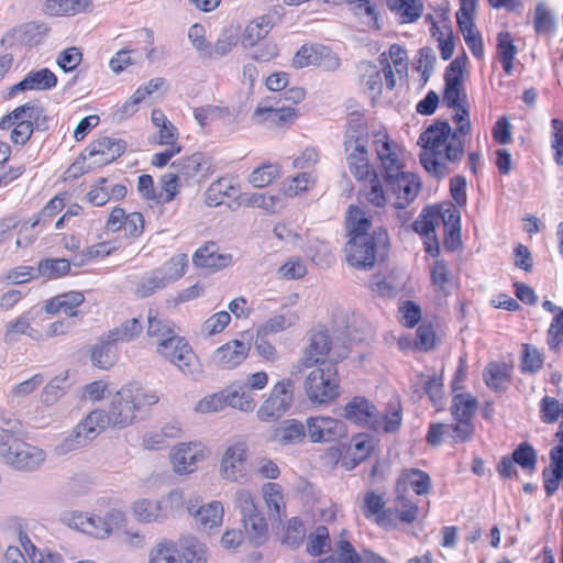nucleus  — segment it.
Segmentation results:
<instances>
[{
	"mask_svg": "<svg viewBox=\"0 0 563 563\" xmlns=\"http://www.w3.org/2000/svg\"><path fill=\"white\" fill-rule=\"evenodd\" d=\"M464 135L457 129L453 131L444 121H438L424 130L418 140L422 147L420 162L424 169L433 176H444L448 165L463 157Z\"/></svg>",
	"mask_w": 563,
	"mask_h": 563,
	"instance_id": "nucleus-1",
	"label": "nucleus"
},
{
	"mask_svg": "<svg viewBox=\"0 0 563 563\" xmlns=\"http://www.w3.org/2000/svg\"><path fill=\"white\" fill-rule=\"evenodd\" d=\"M159 400L155 391L137 384L123 385L111 396L107 416L110 428L122 430L133 426L142 412L147 411Z\"/></svg>",
	"mask_w": 563,
	"mask_h": 563,
	"instance_id": "nucleus-2",
	"label": "nucleus"
},
{
	"mask_svg": "<svg viewBox=\"0 0 563 563\" xmlns=\"http://www.w3.org/2000/svg\"><path fill=\"white\" fill-rule=\"evenodd\" d=\"M59 520L67 528L96 540L110 539L115 530L125 527L128 522L125 512L118 508H111L103 515L75 509L65 510L60 514Z\"/></svg>",
	"mask_w": 563,
	"mask_h": 563,
	"instance_id": "nucleus-3",
	"label": "nucleus"
},
{
	"mask_svg": "<svg viewBox=\"0 0 563 563\" xmlns=\"http://www.w3.org/2000/svg\"><path fill=\"white\" fill-rule=\"evenodd\" d=\"M368 137L365 121L352 119L344 133L343 154L349 172L357 181L367 179L375 170L369 158Z\"/></svg>",
	"mask_w": 563,
	"mask_h": 563,
	"instance_id": "nucleus-4",
	"label": "nucleus"
},
{
	"mask_svg": "<svg viewBox=\"0 0 563 563\" xmlns=\"http://www.w3.org/2000/svg\"><path fill=\"white\" fill-rule=\"evenodd\" d=\"M0 459L21 472H35L47 461V452L15 435L12 431L0 430Z\"/></svg>",
	"mask_w": 563,
	"mask_h": 563,
	"instance_id": "nucleus-5",
	"label": "nucleus"
},
{
	"mask_svg": "<svg viewBox=\"0 0 563 563\" xmlns=\"http://www.w3.org/2000/svg\"><path fill=\"white\" fill-rule=\"evenodd\" d=\"M185 504V492L175 487L158 498L140 497L131 503L133 519L141 525L163 523L168 516L178 512Z\"/></svg>",
	"mask_w": 563,
	"mask_h": 563,
	"instance_id": "nucleus-6",
	"label": "nucleus"
},
{
	"mask_svg": "<svg viewBox=\"0 0 563 563\" xmlns=\"http://www.w3.org/2000/svg\"><path fill=\"white\" fill-rule=\"evenodd\" d=\"M302 388L308 401L318 407L332 405L341 396V382L335 364L328 363L311 369Z\"/></svg>",
	"mask_w": 563,
	"mask_h": 563,
	"instance_id": "nucleus-7",
	"label": "nucleus"
},
{
	"mask_svg": "<svg viewBox=\"0 0 563 563\" xmlns=\"http://www.w3.org/2000/svg\"><path fill=\"white\" fill-rule=\"evenodd\" d=\"M108 427H110V421L107 412L102 409L91 410L54 448V452L57 455H65L85 448Z\"/></svg>",
	"mask_w": 563,
	"mask_h": 563,
	"instance_id": "nucleus-8",
	"label": "nucleus"
},
{
	"mask_svg": "<svg viewBox=\"0 0 563 563\" xmlns=\"http://www.w3.org/2000/svg\"><path fill=\"white\" fill-rule=\"evenodd\" d=\"M211 456L210 448L201 441H184L174 444L168 452V463L174 475L187 477L195 474L200 464Z\"/></svg>",
	"mask_w": 563,
	"mask_h": 563,
	"instance_id": "nucleus-9",
	"label": "nucleus"
},
{
	"mask_svg": "<svg viewBox=\"0 0 563 563\" xmlns=\"http://www.w3.org/2000/svg\"><path fill=\"white\" fill-rule=\"evenodd\" d=\"M372 145L384 179H391L395 173L404 169L406 150L390 137L386 129L372 132Z\"/></svg>",
	"mask_w": 563,
	"mask_h": 563,
	"instance_id": "nucleus-10",
	"label": "nucleus"
},
{
	"mask_svg": "<svg viewBox=\"0 0 563 563\" xmlns=\"http://www.w3.org/2000/svg\"><path fill=\"white\" fill-rule=\"evenodd\" d=\"M346 347L338 346L328 330L321 329L313 332L309 345L305 349L299 360L303 368L314 365L335 364L347 356Z\"/></svg>",
	"mask_w": 563,
	"mask_h": 563,
	"instance_id": "nucleus-11",
	"label": "nucleus"
},
{
	"mask_svg": "<svg viewBox=\"0 0 563 563\" xmlns=\"http://www.w3.org/2000/svg\"><path fill=\"white\" fill-rule=\"evenodd\" d=\"M388 244V234L385 229L374 230V238H351L345 244L346 262L356 269H371L376 262V253Z\"/></svg>",
	"mask_w": 563,
	"mask_h": 563,
	"instance_id": "nucleus-12",
	"label": "nucleus"
},
{
	"mask_svg": "<svg viewBox=\"0 0 563 563\" xmlns=\"http://www.w3.org/2000/svg\"><path fill=\"white\" fill-rule=\"evenodd\" d=\"M295 395V383L290 378H282L271 388L256 410L260 421L272 422L280 419L291 407Z\"/></svg>",
	"mask_w": 563,
	"mask_h": 563,
	"instance_id": "nucleus-13",
	"label": "nucleus"
},
{
	"mask_svg": "<svg viewBox=\"0 0 563 563\" xmlns=\"http://www.w3.org/2000/svg\"><path fill=\"white\" fill-rule=\"evenodd\" d=\"M156 354L186 376L199 373V362L188 341L178 334L156 344Z\"/></svg>",
	"mask_w": 563,
	"mask_h": 563,
	"instance_id": "nucleus-14",
	"label": "nucleus"
},
{
	"mask_svg": "<svg viewBox=\"0 0 563 563\" xmlns=\"http://www.w3.org/2000/svg\"><path fill=\"white\" fill-rule=\"evenodd\" d=\"M250 446L245 440L228 444L221 455L220 476L231 483H238L249 476Z\"/></svg>",
	"mask_w": 563,
	"mask_h": 563,
	"instance_id": "nucleus-15",
	"label": "nucleus"
},
{
	"mask_svg": "<svg viewBox=\"0 0 563 563\" xmlns=\"http://www.w3.org/2000/svg\"><path fill=\"white\" fill-rule=\"evenodd\" d=\"M199 497L186 501V510L200 531L217 533L223 525L225 509L222 501L213 499L200 504Z\"/></svg>",
	"mask_w": 563,
	"mask_h": 563,
	"instance_id": "nucleus-16",
	"label": "nucleus"
},
{
	"mask_svg": "<svg viewBox=\"0 0 563 563\" xmlns=\"http://www.w3.org/2000/svg\"><path fill=\"white\" fill-rule=\"evenodd\" d=\"M307 438L312 443H331L347 435L345 422L328 415L311 416L306 419Z\"/></svg>",
	"mask_w": 563,
	"mask_h": 563,
	"instance_id": "nucleus-17",
	"label": "nucleus"
},
{
	"mask_svg": "<svg viewBox=\"0 0 563 563\" xmlns=\"http://www.w3.org/2000/svg\"><path fill=\"white\" fill-rule=\"evenodd\" d=\"M388 185L390 197L393 199L391 206L395 209H405L408 207L417 197L421 183L417 175L399 170L395 173L391 179H384Z\"/></svg>",
	"mask_w": 563,
	"mask_h": 563,
	"instance_id": "nucleus-18",
	"label": "nucleus"
},
{
	"mask_svg": "<svg viewBox=\"0 0 563 563\" xmlns=\"http://www.w3.org/2000/svg\"><path fill=\"white\" fill-rule=\"evenodd\" d=\"M125 151V144L121 140L102 136L91 142L82 154L87 161V167L92 168L112 163Z\"/></svg>",
	"mask_w": 563,
	"mask_h": 563,
	"instance_id": "nucleus-19",
	"label": "nucleus"
},
{
	"mask_svg": "<svg viewBox=\"0 0 563 563\" xmlns=\"http://www.w3.org/2000/svg\"><path fill=\"white\" fill-rule=\"evenodd\" d=\"M296 68L318 66L325 70H334L340 66L339 57L322 45H302L292 58Z\"/></svg>",
	"mask_w": 563,
	"mask_h": 563,
	"instance_id": "nucleus-20",
	"label": "nucleus"
},
{
	"mask_svg": "<svg viewBox=\"0 0 563 563\" xmlns=\"http://www.w3.org/2000/svg\"><path fill=\"white\" fill-rule=\"evenodd\" d=\"M445 104L453 110L452 118L461 134L471 132L467 95L463 85L445 84Z\"/></svg>",
	"mask_w": 563,
	"mask_h": 563,
	"instance_id": "nucleus-21",
	"label": "nucleus"
},
{
	"mask_svg": "<svg viewBox=\"0 0 563 563\" xmlns=\"http://www.w3.org/2000/svg\"><path fill=\"white\" fill-rule=\"evenodd\" d=\"M250 350V340L234 339L216 349L211 361L219 368L233 369L244 363Z\"/></svg>",
	"mask_w": 563,
	"mask_h": 563,
	"instance_id": "nucleus-22",
	"label": "nucleus"
},
{
	"mask_svg": "<svg viewBox=\"0 0 563 563\" xmlns=\"http://www.w3.org/2000/svg\"><path fill=\"white\" fill-rule=\"evenodd\" d=\"M418 515V507L416 504L407 499L405 496L399 495L393 506L376 517V522L382 528L389 530L397 527V520L411 523L416 520Z\"/></svg>",
	"mask_w": 563,
	"mask_h": 563,
	"instance_id": "nucleus-23",
	"label": "nucleus"
},
{
	"mask_svg": "<svg viewBox=\"0 0 563 563\" xmlns=\"http://www.w3.org/2000/svg\"><path fill=\"white\" fill-rule=\"evenodd\" d=\"M144 217L140 212L125 213L122 208H114L107 222L106 228L110 232L124 231V234L130 238H137L144 231Z\"/></svg>",
	"mask_w": 563,
	"mask_h": 563,
	"instance_id": "nucleus-24",
	"label": "nucleus"
},
{
	"mask_svg": "<svg viewBox=\"0 0 563 563\" xmlns=\"http://www.w3.org/2000/svg\"><path fill=\"white\" fill-rule=\"evenodd\" d=\"M298 118V112L292 107L271 108L258 106L252 115L256 124L269 129H280L292 124Z\"/></svg>",
	"mask_w": 563,
	"mask_h": 563,
	"instance_id": "nucleus-25",
	"label": "nucleus"
},
{
	"mask_svg": "<svg viewBox=\"0 0 563 563\" xmlns=\"http://www.w3.org/2000/svg\"><path fill=\"white\" fill-rule=\"evenodd\" d=\"M380 62L383 64L386 87L393 90L396 86L394 69L399 76L404 75L408 69L407 52L400 45L393 44L387 53L380 55Z\"/></svg>",
	"mask_w": 563,
	"mask_h": 563,
	"instance_id": "nucleus-26",
	"label": "nucleus"
},
{
	"mask_svg": "<svg viewBox=\"0 0 563 563\" xmlns=\"http://www.w3.org/2000/svg\"><path fill=\"white\" fill-rule=\"evenodd\" d=\"M95 10V0H44L43 12L53 18H70Z\"/></svg>",
	"mask_w": 563,
	"mask_h": 563,
	"instance_id": "nucleus-27",
	"label": "nucleus"
},
{
	"mask_svg": "<svg viewBox=\"0 0 563 563\" xmlns=\"http://www.w3.org/2000/svg\"><path fill=\"white\" fill-rule=\"evenodd\" d=\"M376 407L365 397L355 396L342 408V417L360 427L372 429Z\"/></svg>",
	"mask_w": 563,
	"mask_h": 563,
	"instance_id": "nucleus-28",
	"label": "nucleus"
},
{
	"mask_svg": "<svg viewBox=\"0 0 563 563\" xmlns=\"http://www.w3.org/2000/svg\"><path fill=\"white\" fill-rule=\"evenodd\" d=\"M192 262L197 267L216 272L232 265L233 257L231 254L220 253L218 245L209 242L194 253Z\"/></svg>",
	"mask_w": 563,
	"mask_h": 563,
	"instance_id": "nucleus-29",
	"label": "nucleus"
},
{
	"mask_svg": "<svg viewBox=\"0 0 563 563\" xmlns=\"http://www.w3.org/2000/svg\"><path fill=\"white\" fill-rule=\"evenodd\" d=\"M299 321V313L288 306L280 309L256 328V335L269 336L284 332Z\"/></svg>",
	"mask_w": 563,
	"mask_h": 563,
	"instance_id": "nucleus-30",
	"label": "nucleus"
},
{
	"mask_svg": "<svg viewBox=\"0 0 563 563\" xmlns=\"http://www.w3.org/2000/svg\"><path fill=\"white\" fill-rule=\"evenodd\" d=\"M84 301L85 295L81 291L71 290L45 300L44 310L48 314L64 313L75 318L79 316L78 308Z\"/></svg>",
	"mask_w": 563,
	"mask_h": 563,
	"instance_id": "nucleus-31",
	"label": "nucleus"
},
{
	"mask_svg": "<svg viewBox=\"0 0 563 563\" xmlns=\"http://www.w3.org/2000/svg\"><path fill=\"white\" fill-rule=\"evenodd\" d=\"M40 314V309L32 308L20 316L15 321L9 323L4 334L5 341L14 342L20 335H26L36 341L43 340L42 332L32 328L31 325V323L35 321Z\"/></svg>",
	"mask_w": 563,
	"mask_h": 563,
	"instance_id": "nucleus-32",
	"label": "nucleus"
},
{
	"mask_svg": "<svg viewBox=\"0 0 563 563\" xmlns=\"http://www.w3.org/2000/svg\"><path fill=\"white\" fill-rule=\"evenodd\" d=\"M371 227V219L363 208L358 206H351L347 209L345 217V228L349 239L374 238V230L369 232Z\"/></svg>",
	"mask_w": 563,
	"mask_h": 563,
	"instance_id": "nucleus-33",
	"label": "nucleus"
},
{
	"mask_svg": "<svg viewBox=\"0 0 563 563\" xmlns=\"http://www.w3.org/2000/svg\"><path fill=\"white\" fill-rule=\"evenodd\" d=\"M56 85V75L48 68H42L30 71L23 80L11 88V95L26 90H49Z\"/></svg>",
	"mask_w": 563,
	"mask_h": 563,
	"instance_id": "nucleus-34",
	"label": "nucleus"
},
{
	"mask_svg": "<svg viewBox=\"0 0 563 563\" xmlns=\"http://www.w3.org/2000/svg\"><path fill=\"white\" fill-rule=\"evenodd\" d=\"M227 406L241 412L250 413L256 408V399L252 390L242 382H236L224 389Z\"/></svg>",
	"mask_w": 563,
	"mask_h": 563,
	"instance_id": "nucleus-35",
	"label": "nucleus"
},
{
	"mask_svg": "<svg viewBox=\"0 0 563 563\" xmlns=\"http://www.w3.org/2000/svg\"><path fill=\"white\" fill-rule=\"evenodd\" d=\"M373 448V440L368 434L358 433L352 437L346 453L342 459L343 467L349 471L353 470L371 454Z\"/></svg>",
	"mask_w": 563,
	"mask_h": 563,
	"instance_id": "nucleus-36",
	"label": "nucleus"
},
{
	"mask_svg": "<svg viewBox=\"0 0 563 563\" xmlns=\"http://www.w3.org/2000/svg\"><path fill=\"white\" fill-rule=\"evenodd\" d=\"M364 181L366 183L360 189V197L362 199L375 208H385L387 205L391 206L390 191L387 192L385 190L376 169Z\"/></svg>",
	"mask_w": 563,
	"mask_h": 563,
	"instance_id": "nucleus-37",
	"label": "nucleus"
},
{
	"mask_svg": "<svg viewBox=\"0 0 563 563\" xmlns=\"http://www.w3.org/2000/svg\"><path fill=\"white\" fill-rule=\"evenodd\" d=\"M307 437L306 422L288 419L273 430V440L282 445L300 443Z\"/></svg>",
	"mask_w": 563,
	"mask_h": 563,
	"instance_id": "nucleus-38",
	"label": "nucleus"
},
{
	"mask_svg": "<svg viewBox=\"0 0 563 563\" xmlns=\"http://www.w3.org/2000/svg\"><path fill=\"white\" fill-rule=\"evenodd\" d=\"M238 202L242 207L261 208L272 213L284 207L282 196L269 192H243L239 195Z\"/></svg>",
	"mask_w": 563,
	"mask_h": 563,
	"instance_id": "nucleus-39",
	"label": "nucleus"
},
{
	"mask_svg": "<svg viewBox=\"0 0 563 563\" xmlns=\"http://www.w3.org/2000/svg\"><path fill=\"white\" fill-rule=\"evenodd\" d=\"M151 122L156 130L154 141L156 144H179L178 129L168 120L161 109H153Z\"/></svg>",
	"mask_w": 563,
	"mask_h": 563,
	"instance_id": "nucleus-40",
	"label": "nucleus"
},
{
	"mask_svg": "<svg viewBox=\"0 0 563 563\" xmlns=\"http://www.w3.org/2000/svg\"><path fill=\"white\" fill-rule=\"evenodd\" d=\"M402 423V409L398 401L390 402L384 412L376 410L372 430L393 433L399 430Z\"/></svg>",
	"mask_w": 563,
	"mask_h": 563,
	"instance_id": "nucleus-41",
	"label": "nucleus"
},
{
	"mask_svg": "<svg viewBox=\"0 0 563 563\" xmlns=\"http://www.w3.org/2000/svg\"><path fill=\"white\" fill-rule=\"evenodd\" d=\"M316 176L310 172H301L285 178L279 192L286 198H295L308 192L316 185Z\"/></svg>",
	"mask_w": 563,
	"mask_h": 563,
	"instance_id": "nucleus-42",
	"label": "nucleus"
},
{
	"mask_svg": "<svg viewBox=\"0 0 563 563\" xmlns=\"http://www.w3.org/2000/svg\"><path fill=\"white\" fill-rule=\"evenodd\" d=\"M261 493L268 516L282 520L286 510L282 486L277 483L268 482L262 486Z\"/></svg>",
	"mask_w": 563,
	"mask_h": 563,
	"instance_id": "nucleus-43",
	"label": "nucleus"
},
{
	"mask_svg": "<svg viewBox=\"0 0 563 563\" xmlns=\"http://www.w3.org/2000/svg\"><path fill=\"white\" fill-rule=\"evenodd\" d=\"M18 540L32 563H65L60 553L49 549H38L23 531L19 532Z\"/></svg>",
	"mask_w": 563,
	"mask_h": 563,
	"instance_id": "nucleus-44",
	"label": "nucleus"
},
{
	"mask_svg": "<svg viewBox=\"0 0 563 563\" xmlns=\"http://www.w3.org/2000/svg\"><path fill=\"white\" fill-rule=\"evenodd\" d=\"M440 217L442 219L444 229H445V244L449 245L452 250L460 243V232H461V214L460 211L453 205L442 206L440 211Z\"/></svg>",
	"mask_w": 563,
	"mask_h": 563,
	"instance_id": "nucleus-45",
	"label": "nucleus"
},
{
	"mask_svg": "<svg viewBox=\"0 0 563 563\" xmlns=\"http://www.w3.org/2000/svg\"><path fill=\"white\" fill-rule=\"evenodd\" d=\"M147 563H184V560L174 541L162 540L148 551Z\"/></svg>",
	"mask_w": 563,
	"mask_h": 563,
	"instance_id": "nucleus-46",
	"label": "nucleus"
},
{
	"mask_svg": "<svg viewBox=\"0 0 563 563\" xmlns=\"http://www.w3.org/2000/svg\"><path fill=\"white\" fill-rule=\"evenodd\" d=\"M388 9L395 12L401 23H411L418 20L423 11L420 0H386Z\"/></svg>",
	"mask_w": 563,
	"mask_h": 563,
	"instance_id": "nucleus-47",
	"label": "nucleus"
},
{
	"mask_svg": "<svg viewBox=\"0 0 563 563\" xmlns=\"http://www.w3.org/2000/svg\"><path fill=\"white\" fill-rule=\"evenodd\" d=\"M173 166L185 177H195L198 175L210 174L208 158L201 153H195L188 157L178 159Z\"/></svg>",
	"mask_w": 563,
	"mask_h": 563,
	"instance_id": "nucleus-48",
	"label": "nucleus"
},
{
	"mask_svg": "<svg viewBox=\"0 0 563 563\" xmlns=\"http://www.w3.org/2000/svg\"><path fill=\"white\" fill-rule=\"evenodd\" d=\"M282 167L277 163H264L247 176V181L254 188H265L279 179Z\"/></svg>",
	"mask_w": 563,
	"mask_h": 563,
	"instance_id": "nucleus-49",
	"label": "nucleus"
},
{
	"mask_svg": "<svg viewBox=\"0 0 563 563\" xmlns=\"http://www.w3.org/2000/svg\"><path fill=\"white\" fill-rule=\"evenodd\" d=\"M146 334L150 339L154 340L156 345L174 338L177 332L169 321L159 318L156 313L150 311L147 314Z\"/></svg>",
	"mask_w": 563,
	"mask_h": 563,
	"instance_id": "nucleus-50",
	"label": "nucleus"
},
{
	"mask_svg": "<svg viewBox=\"0 0 563 563\" xmlns=\"http://www.w3.org/2000/svg\"><path fill=\"white\" fill-rule=\"evenodd\" d=\"M45 382L43 374H34L33 376L14 384L8 391L7 398L10 402H19L38 390Z\"/></svg>",
	"mask_w": 563,
	"mask_h": 563,
	"instance_id": "nucleus-51",
	"label": "nucleus"
},
{
	"mask_svg": "<svg viewBox=\"0 0 563 563\" xmlns=\"http://www.w3.org/2000/svg\"><path fill=\"white\" fill-rule=\"evenodd\" d=\"M272 23L268 16L262 15L252 20L245 27L242 43L245 46H254L271 31Z\"/></svg>",
	"mask_w": 563,
	"mask_h": 563,
	"instance_id": "nucleus-52",
	"label": "nucleus"
},
{
	"mask_svg": "<svg viewBox=\"0 0 563 563\" xmlns=\"http://www.w3.org/2000/svg\"><path fill=\"white\" fill-rule=\"evenodd\" d=\"M487 387L493 390H501L509 380V368L505 363H489L483 373Z\"/></svg>",
	"mask_w": 563,
	"mask_h": 563,
	"instance_id": "nucleus-53",
	"label": "nucleus"
},
{
	"mask_svg": "<svg viewBox=\"0 0 563 563\" xmlns=\"http://www.w3.org/2000/svg\"><path fill=\"white\" fill-rule=\"evenodd\" d=\"M225 391L220 390L203 396L194 405V412L200 416L212 415L227 408Z\"/></svg>",
	"mask_w": 563,
	"mask_h": 563,
	"instance_id": "nucleus-54",
	"label": "nucleus"
},
{
	"mask_svg": "<svg viewBox=\"0 0 563 563\" xmlns=\"http://www.w3.org/2000/svg\"><path fill=\"white\" fill-rule=\"evenodd\" d=\"M188 266V257L186 254H176L166 261L163 265L157 267L168 285L180 279Z\"/></svg>",
	"mask_w": 563,
	"mask_h": 563,
	"instance_id": "nucleus-55",
	"label": "nucleus"
},
{
	"mask_svg": "<svg viewBox=\"0 0 563 563\" xmlns=\"http://www.w3.org/2000/svg\"><path fill=\"white\" fill-rule=\"evenodd\" d=\"M143 324L137 318L129 319L117 328L112 329L108 334V340L115 342H130L135 340L142 332Z\"/></svg>",
	"mask_w": 563,
	"mask_h": 563,
	"instance_id": "nucleus-56",
	"label": "nucleus"
},
{
	"mask_svg": "<svg viewBox=\"0 0 563 563\" xmlns=\"http://www.w3.org/2000/svg\"><path fill=\"white\" fill-rule=\"evenodd\" d=\"M167 286L168 283L165 280L161 272L155 268L143 275L135 288V294L139 297L145 298L155 294L157 290L166 288Z\"/></svg>",
	"mask_w": 563,
	"mask_h": 563,
	"instance_id": "nucleus-57",
	"label": "nucleus"
},
{
	"mask_svg": "<svg viewBox=\"0 0 563 563\" xmlns=\"http://www.w3.org/2000/svg\"><path fill=\"white\" fill-rule=\"evenodd\" d=\"M497 54L507 75L512 71V62L517 55L514 40L508 32H500L497 37Z\"/></svg>",
	"mask_w": 563,
	"mask_h": 563,
	"instance_id": "nucleus-58",
	"label": "nucleus"
},
{
	"mask_svg": "<svg viewBox=\"0 0 563 563\" xmlns=\"http://www.w3.org/2000/svg\"><path fill=\"white\" fill-rule=\"evenodd\" d=\"M477 408V400L471 394L455 395L452 401V415L455 420L471 421Z\"/></svg>",
	"mask_w": 563,
	"mask_h": 563,
	"instance_id": "nucleus-59",
	"label": "nucleus"
},
{
	"mask_svg": "<svg viewBox=\"0 0 563 563\" xmlns=\"http://www.w3.org/2000/svg\"><path fill=\"white\" fill-rule=\"evenodd\" d=\"M400 484L410 486L417 495H426L430 492L431 479L427 473L410 468L402 473Z\"/></svg>",
	"mask_w": 563,
	"mask_h": 563,
	"instance_id": "nucleus-60",
	"label": "nucleus"
},
{
	"mask_svg": "<svg viewBox=\"0 0 563 563\" xmlns=\"http://www.w3.org/2000/svg\"><path fill=\"white\" fill-rule=\"evenodd\" d=\"M229 115V109L220 104H206L194 110V117L201 128L216 120H225Z\"/></svg>",
	"mask_w": 563,
	"mask_h": 563,
	"instance_id": "nucleus-61",
	"label": "nucleus"
},
{
	"mask_svg": "<svg viewBox=\"0 0 563 563\" xmlns=\"http://www.w3.org/2000/svg\"><path fill=\"white\" fill-rule=\"evenodd\" d=\"M236 191L234 184L229 179H219L212 183L206 192V202L211 206H220L225 197H231Z\"/></svg>",
	"mask_w": 563,
	"mask_h": 563,
	"instance_id": "nucleus-62",
	"label": "nucleus"
},
{
	"mask_svg": "<svg viewBox=\"0 0 563 563\" xmlns=\"http://www.w3.org/2000/svg\"><path fill=\"white\" fill-rule=\"evenodd\" d=\"M239 41V26L231 25L225 29L212 46V57L225 56L238 45Z\"/></svg>",
	"mask_w": 563,
	"mask_h": 563,
	"instance_id": "nucleus-63",
	"label": "nucleus"
},
{
	"mask_svg": "<svg viewBox=\"0 0 563 563\" xmlns=\"http://www.w3.org/2000/svg\"><path fill=\"white\" fill-rule=\"evenodd\" d=\"M460 31L463 34L464 41L473 55L477 58L484 56V46L479 32L475 29L474 21H460L457 22Z\"/></svg>",
	"mask_w": 563,
	"mask_h": 563,
	"instance_id": "nucleus-64",
	"label": "nucleus"
}]
</instances>
